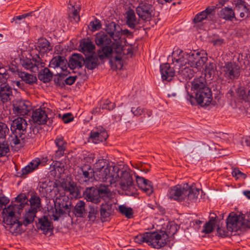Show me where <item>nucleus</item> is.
Returning <instances> with one entry per match:
<instances>
[{"label":"nucleus","mask_w":250,"mask_h":250,"mask_svg":"<svg viewBox=\"0 0 250 250\" xmlns=\"http://www.w3.org/2000/svg\"><path fill=\"white\" fill-rule=\"evenodd\" d=\"M37 48L41 55L49 52L52 49V46L50 42L45 39L42 38L39 40Z\"/></svg>","instance_id":"30"},{"label":"nucleus","mask_w":250,"mask_h":250,"mask_svg":"<svg viewBox=\"0 0 250 250\" xmlns=\"http://www.w3.org/2000/svg\"><path fill=\"white\" fill-rule=\"evenodd\" d=\"M179 228L177 225L174 223L168 224L167 226L166 231H165L167 233L168 238L173 236L177 232Z\"/></svg>","instance_id":"54"},{"label":"nucleus","mask_w":250,"mask_h":250,"mask_svg":"<svg viewBox=\"0 0 250 250\" xmlns=\"http://www.w3.org/2000/svg\"><path fill=\"white\" fill-rule=\"evenodd\" d=\"M218 15L220 18L226 21H232L233 19L237 20V18L235 16L234 9L229 7H225L221 9Z\"/></svg>","instance_id":"28"},{"label":"nucleus","mask_w":250,"mask_h":250,"mask_svg":"<svg viewBox=\"0 0 250 250\" xmlns=\"http://www.w3.org/2000/svg\"><path fill=\"white\" fill-rule=\"evenodd\" d=\"M23 133H21L18 137V135L13 133L11 134L8 138V142H9L12 147L18 145H21V141L24 139L22 137Z\"/></svg>","instance_id":"46"},{"label":"nucleus","mask_w":250,"mask_h":250,"mask_svg":"<svg viewBox=\"0 0 250 250\" xmlns=\"http://www.w3.org/2000/svg\"><path fill=\"white\" fill-rule=\"evenodd\" d=\"M61 187L65 191L69 192L72 197L77 198L80 194L76 184L73 181L62 182L61 183Z\"/></svg>","instance_id":"21"},{"label":"nucleus","mask_w":250,"mask_h":250,"mask_svg":"<svg viewBox=\"0 0 250 250\" xmlns=\"http://www.w3.org/2000/svg\"><path fill=\"white\" fill-rule=\"evenodd\" d=\"M138 238L142 239L143 241H146L149 245L155 249H159L165 246L167 243L168 236L165 231L146 232L143 236H140Z\"/></svg>","instance_id":"4"},{"label":"nucleus","mask_w":250,"mask_h":250,"mask_svg":"<svg viewBox=\"0 0 250 250\" xmlns=\"http://www.w3.org/2000/svg\"><path fill=\"white\" fill-rule=\"evenodd\" d=\"M32 61L33 62V67H35L37 68V70L34 73H37L39 71V69L44 67L45 63L40 58L39 55H36L32 58Z\"/></svg>","instance_id":"53"},{"label":"nucleus","mask_w":250,"mask_h":250,"mask_svg":"<svg viewBox=\"0 0 250 250\" xmlns=\"http://www.w3.org/2000/svg\"><path fill=\"white\" fill-rule=\"evenodd\" d=\"M88 208V218L89 220L95 222L99 214L98 207L96 206L89 205Z\"/></svg>","instance_id":"50"},{"label":"nucleus","mask_w":250,"mask_h":250,"mask_svg":"<svg viewBox=\"0 0 250 250\" xmlns=\"http://www.w3.org/2000/svg\"><path fill=\"white\" fill-rule=\"evenodd\" d=\"M154 8L153 5L146 1L139 4L136 8V11L140 18L144 21L149 20L153 15Z\"/></svg>","instance_id":"10"},{"label":"nucleus","mask_w":250,"mask_h":250,"mask_svg":"<svg viewBox=\"0 0 250 250\" xmlns=\"http://www.w3.org/2000/svg\"><path fill=\"white\" fill-rule=\"evenodd\" d=\"M184 90V88L181 84L176 85L169 90L167 96L169 98H174L177 96H180Z\"/></svg>","instance_id":"49"},{"label":"nucleus","mask_w":250,"mask_h":250,"mask_svg":"<svg viewBox=\"0 0 250 250\" xmlns=\"http://www.w3.org/2000/svg\"><path fill=\"white\" fill-rule=\"evenodd\" d=\"M97 189L94 187L87 188L83 192L84 198L87 201L95 204H99L101 200L99 196Z\"/></svg>","instance_id":"19"},{"label":"nucleus","mask_w":250,"mask_h":250,"mask_svg":"<svg viewBox=\"0 0 250 250\" xmlns=\"http://www.w3.org/2000/svg\"><path fill=\"white\" fill-rule=\"evenodd\" d=\"M68 64L67 60L63 57L57 56L50 61L49 67L53 68L60 67L62 71H67Z\"/></svg>","instance_id":"23"},{"label":"nucleus","mask_w":250,"mask_h":250,"mask_svg":"<svg viewBox=\"0 0 250 250\" xmlns=\"http://www.w3.org/2000/svg\"><path fill=\"white\" fill-rule=\"evenodd\" d=\"M27 124L25 119L22 118L18 117L13 120L11 124V130L12 131L15 130H19L24 132L25 131Z\"/></svg>","instance_id":"29"},{"label":"nucleus","mask_w":250,"mask_h":250,"mask_svg":"<svg viewBox=\"0 0 250 250\" xmlns=\"http://www.w3.org/2000/svg\"><path fill=\"white\" fill-rule=\"evenodd\" d=\"M76 179L82 184H87L95 179V170L89 165L81 167L78 169Z\"/></svg>","instance_id":"9"},{"label":"nucleus","mask_w":250,"mask_h":250,"mask_svg":"<svg viewBox=\"0 0 250 250\" xmlns=\"http://www.w3.org/2000/svg\"><path fill=\"white\" fill-rule=\"evenodd\" d=\"M136 183L138 187L148 195H150L153 191L151 182L139 176H136Z\"/></svg>","instance_id":"20"},{"label":"nucleus","mask_w":250,"mask_h":250,"mask_svg":"<svg viewBox=\"0 0 250 250\" xmlns=\"http://www.w3.org/2000/svg\"><path fill=\"white\" fill-rule=\"evenodd\" d=\"M52 182L49 181L40 182L38 185L39 191L42 197H45L48 193L51 192Z\"/></svg>","instance_id":"33"},{"label":"nucleus","mask_w":250,"mask_h":250,"mask_svg":"<svg viewBox=\"0 0 250 250\" xmlns=\"http://www.w3.org/2000/svg\"><path fill=\"white\" fill-rule=\"evenodd\" d=\"M187 59L188 58H187L186 54H185L182 51H180L177 58L174 56L173 62L176 63L175 64V67L180 68V66H182L183 67L186 65Z\"/></svg>","instance_id":"44"},{"label":"nucleus","mask_w":250,"mask_h":250,"mask_svg":"<svg viewBox=\"0 0 250 250\" xmlns=\"http://www.w3.org/2000/svg\"><path fill=\"white\" fill-rule=\"evenodd\" d=\"M207 60L208 58L207 57H201L200 55L199 58H198V60H197L194 63V65L193 67L196 68L197 69H201L204 64L207 62Z\"/></svg>","instance_id":"58"},{"label":"nucleus","mask_w":250,"mask_h":250,"mask_svg":"<svg viewBox=\"0 0 250 250\" xmlns=\"http://www.w3.org/2000/svg\"><path fill=\"white\" fill-rule=\"evenodd\" d=\"M119 210L122 214L125 215L127 218H130L132 217L133 210L131 208L121 205L119 207Z\"/></svg>","instance_id":"57"},{"label":"nucleus","mask_w":250,"mask_h":250,"mask_svg":"<svg viewBox=\"0 0 250 250\" xmlns=\"http://www.w3.org/2000/svg\"><path fill=\"white\" fill-rule=\"evenodd\" d=\"M18 76L21 78L22 81L26 83L32 84L36 83L37 81V77L35 75L29 74L26 72L17 71Z\"/></svg>","instance_id":"36"},{"label":"nucleus","mask_w":250,"mask_h":250,"mask_svg":"<svg viewBox=\"0 0 250 250\" xmlns=\"http://www.w3.org/2000/svg\"><path fill=\"white\" fill-rule=\"evenodd\" d=\"M20 63L24 68L26 69L30 70L32 72H34L37 70L36 67H33L32 59L31 60L28 58L21 59Z\"/></svg>","instance_id":"52"},{"label":"nucleus","mask_w":250,"mask_h":250,"mask_svg":"<svg viewBox=\"0 0 250 250\" xmlns=\"http://www.w3.org/2000/svg\"><path fill=\"white\" fill-rule=\"evenodd\" d=\"M47 115L45 111L41 108H38L33 111L32 114V119L34 123L38 125L44 124L47 121Z\"/></svg>","instance_id":"25"},{"label":"nucleus","mask_w":250,"mask_h":250,"mask_svg":"<svg viewBox=\"0 0 250 250\" xmlns=\"http://www.w3.org/2000/svg\"><path fill=\"white\" fill-rule=\"evenodd\" d=\"M131 111L134 116H139L144 112V109L140 106L131 107Z\"/></svg>","instance_id":"64"},{"label":"nucleus","mask_w":250,"mask_h":250,"mask_svg":"<svg viewBox=\"0 0 250 250\" xmlns=\"http://www.w3.org/2000/svg\"><path fill=\"white\" fill-rule=\"evenodd\" d=\"M97 190L100 199L103 198L104 200H106L112 196V193L108 188L104 185H101Z\"/></svg>","instance_id":"41"},{"label":"nucleus","mask_w":250,"mask_h":250,"mask_svg":"<svg viewBox=\"0 0 250 250\" xmlns=\"http://www.w3.org/2000/svg\"><path fill=\"white\" fill-rule=\"evenodd\" d=\"M208 17L206 15V13L202 11L198 14H197L195 18L193 19V21L194 22H201L203 20L206 19H208Z\"/></svg>","instance_id":"62"},{"label":"nucleus","mask_w":250,"mask_h":250,"mask_svg":"<svg viewBox=\"0 0 250 250\" xmlns=\"http://www.w3.org/2000/svg\"><path fill=\"white\" fill-rule=\"evenodd\" d=\"M84 64L88 69H94L98 65V57L95 55H88L84 59Z\"/></svg>","instance_id":"37"},{"label":"nucleus","mask_w":250,"mask_h":250,"mask_svg":"<svg viewBox=\"0 0 250 250\" xmlns=\"http://www.w3.org/2000/svg\"><path fill=\"white\" fill-rule=\"evenodd\" d=\"M104 159L99 160L95 164V180L107 182L110 185L115 183L119 178L118 167L105 166Z\"/></svg>","instance_id":"3"},{"label":"nucleus","mask_w":250,"mask_h":250,"mask_svg":"<svg viewBox=\"0 0 250 250\" xmlns=\"http://www.w3.org/2000/svg\"><path fill=\"white\" fill-rule=\"evenodd\" d=\"M9 132V130L7 125L5 123L0 122V138H5Z\"/></svg>","instance_id":"61"},{"label":"nucleus","mask_w":250,"mask_h":250,"mask_svg":"<svg viewBox=\"0 0 250 250\" xmlns=\"http://www.w3.org/2000/svg\"><path fill=\"white\" fill-rule=\"evenodd\" d=\"M72 213L77 218L84 217L87 213L85 203L82 200L79 201L72 209Z\"/></svg>","instance_id":"24"},{"label":"nucleus","mask_w":250,"mask_h":250,"mask_svg":"<svg viewBox=\"0 0 250 250\" xmlns=\"http://www.w3.org/2000/svg\"><path fill=\"white\" fill-rule=\"evenodd\" d=\"M55 142L58 147V149L56 151L55 157L59 158L63 155L67 144L62 137L57 138Z\"/></svg>","instance_id":"32"},{"label":"nucleus","mask_w":250,"mask_h":250,"mask_svg":"<svg viewBox=\"0 0 250 250\" xmlns=\"http://www.w3.org/2000/svg\"><path fill=\"white\" fill-rule=\"evenodd\" d=\"M212 214L213 215H214V216H211L209 221L205 224L204 227V229L202 230L203 232L205 233H210L212 231L214 227H215V224L216 221V215L214 213Z\"/></svg>","instance_id":"48"},{"label":"nucleus","mask_w":250,"mask_h":250,"mask_svg":"<svg viewBox=\"0 0 250 250\" xmlns=\"http://www.w3.org/2000/svg\"><path fill=\"white\" fill-rule=\"evenodd\" d=\"M40 164V161L39 159L32 161L27 166L22 168L20 176L23 177L28 174L32 172L35 169L37 168Z\"/></svg>","instance_id":"35"},{"label":"nucleus","mask_w":250,"mask_h":250,"mask_svg":"<svg viewBox=\"0 0 250 250\" xmlns=\"http://www.w3.org/2000/svg\"><path fill=\"white\" fill-rule=\"evenodd\" d=\"M28 202L26 195L21 193L16 198L15 202L1 212L4 227L12 234L17 235L23 232L22 224L20 222L19 218L21 211L25 205H28Z\"/></svg>","instance_id":"1"},{"label":"nucleus","mask_w":250,"mask_h":250,"mask_svg":"<svg viewBox=\"0 0 250 250\" xmlns=\"http://www.w3.org/2000/svg\"><path fill=\"white\" fill-rule=\"evenodd\" d=\"M113 52L112 48L109 46H104L101 50H99L98 51V57L100 60H103L105 58H108L110 57Z\"/></svg>","instance_id":"47"},{"label":"nucleus","mask_w":250,"mask_h":250,"mask_svg":"<svg viewBox=\"0 0 250 250\" xmlns=\"http://www.w3.org/2000/svg\"><path fill=\"white\" fill-rule=\"evenodd\" d=\"M69 72L67 71H62V72L58 73L54 78V82L57 85H61L63 83V79L66 77Z\"/></svg>","instance_id":"56"},{"label":"nucleus","mask_w":250,"mask_h":250,"mask_svg":"<svg viewBox=\"0 0 250 250\" xmlns=\"http://www.w3.org/2000/svg\"><path fill=\"white\" fill-rule=\"evenodd\" d=\"M13 112L18 116L26 115L32 109L31 103L28 101L16 100L13 104Z\"/></svg>","instance_id":"11"},{"label":"nucleus","mask_w":250,"mask_h":250,"mask_svg":"<svg viewBox=\"0 0 250 250\" xmlns=\"http://www.w3.org/2000/svg\"><path fill=\"white\" fill-rule=\"evenodd\" d=\"M84 63V59L81 54H74L69 59L68 65L70 69L82 67Z\"/></svg>","instance_id":"27"},{"label":"nucleus","mask_w":250,"mask_h":250,"mask_svg":"<svg viewBox=\"0 0 250 250\" xmlns=\"http://www.w3.org/2000/svg\"><path fill=\"white\" fill-rule=\"evenodd\" d=\"M52 73L47 67H45L42 69L38 75L39 80L42 81L43 83L49 82L52 79Z\"/></svg>","instance_id":"42"},{"label":"nucleus","mask_w":250,"mask_h":250,"mask_svg":"<svg viewBox=\"0 0 250 250\" xmlns=\"http://www.w3.org/2000/svg\"><path fill=\"white\" fill-rule=\"evenodd\" d=\"M192 90L198 92L201 90H203L205 87H207L206 85V80L204 77H200L194 79L191 83Z\"/></svg>","instance_id":"39"},{"label":"nucleus","mask_w":250,"mask_h":250,"mask_svg":"<svg viewBox=\"0 0 250 250\" xmlns=\"http://www.w3.org/2000/svg\"><path fill=\"white\" fill-rule=\"evenodd\" d=\"M71 210V203L69 201L68 196H64L61 198H57L55 202V208L52 209L51 216L54 220H58L59 217L63 214L69 215ZM50 213H51L49 211Z\"/></svg>","instance_id":"5"},{"label":"nucleus","mask_w":250,"mask_h":250,"mask_svg":"<svg viewBox=\"0 0 250 250\" xmlns=\"http://www.w3.org/2000/svg\"><path fill=\"white\" fill-rule=\"evenodd\" d=\"M108 136L105 129L102 126H99L91 131L88 141L95 144H98L100 142L105 141Z\"/></svg>","instance_id":"13"},{"label":"nucleus","mask_w":250,"mask_h":250,"mask_svg":"<svg viewBox=\"0 0 250 250\" xmlns=\"http://www.w3.org/2000/svg\"><path fill=\"white\" fill-rule=\"evenodd\" d=\"M235 15H238L240 18L246 19L250 15V9L247 7L245 2L238 1L234 8Z\"/></svg>","instance_id":"22"},{"label":"nucleus","mask_w":250,"mask_h":250,"mask_svg":"<svg viewBox=\"0 0 250 250\" xmlns=\"http://www.w3.org/2000/svg\"><path fill=\"white\" fill-rule=\"evenodd\" d=\"M160 72L163 81L169 82L174 77L175 71L168 63H165L160 65Z\"/></svg>","instance_id":"18"},{"label":"nucleus","mask_w":250,"mask_h":250,"mask_svg":"<svg viewBox=\"0 0 250 250\" xmlns=\"http://www.w3.org/2000/svg\"><path fill=\"white\" fill-rule=\"evenodd\" d=\"M200 189L194 184L177 185L168 190L167 196L170 199L188 203L196 202L198 200Z\"/></svg>","instance_id":"2"},{"label":"nucleus","mask_w":250,"mask_h":250,"mask_svg":"<svg viewBox=\"0 0 250 250\" xmlns=\"http://www.w3.org/2000/svg\"><path fill=\"white\" fill-rule=\"evenodd\" d=\"M102 25L100 21L96 19L93 21H91L89 25V29L92 31H95L100 29L101 28Z\"/></svg>","instance_id":"60"},{"label":"nucleus","mask_w":250,"mask_h":250,"mask_svg":"<svg viewBox=\"0 0 250 250\" xmlns=\"http://www.w3.org/2000/svg\"><path fill=\"white\" fill-rule=\"evenodd\" d=\"M119 185L126 195L133 196L136 193V188L132 176L128 171L124 170L121 172Z\"/></svg>","instance_id":"7"},{"label":"nucleus","mask_w":250,"mask_h":250,"mask_svg":"<svg viewBox=\"0 0 250 250\" xmlns=\"http://www.w3.org/2000/svg\"><path fill=\"white\" fill-rule=\"evenodd\" d=\"M200 55V53L199 52H196L195 51L190 52L189 53L186 54L187 58H188L187 61L188 64H189L191 67H193L194 63L196 62V61L198 60V58H199Z\"/></svg>","instance_id":"51"},{"label":"nucleus","mask_w":250,"mask_h":250,"mask_svg":"<svg viewBox=\"0 0 250 250\" xmlns=\"http://www.w3.org/2000/svg\"><path fill=\"white\" fill-rule=\"evenodd\" d=\"M195 99L197 103L202 106L209 105L212 100L210 89L206 87L203 90L196 92Z\"/></svg>","instance_id":"12"},{"label":"nucleus","mask_w":250,"mask_h":250,"mask_svg":"<svg viewBox=\"0 0 250 250\" xmlns=\"http://www.w3.org/2000/svg\"><path fill=\"white\" fill-rule=\"evenodd\" d=\"M114 208L113 205L106 203L102 204L100 207V218L102 222L108 221L110 220L111 216L113 214Z\"/></svg>","instance_id":"16"},{"label":"nucleus","mask_w":250,"mask_h":250,"mask_svg":"<svg viewBox=\"0 0 250 250\" xmlns=\"http://www.w3.org/2000/svg\"><path fill=\"white\" fill-rule=\"evenodd\" d=\"M37 228L45 235L49 236L53 234L54 227L47 216H43L38 219Z\"/></svg>","instance_id":"14"},{"label":"nucleus","mask_w":250,"mask_h":250,"mask_svg":"<svg viewBox=\"0 0 250 250\" xmlns=\"http://www.w3.org/2000/svg\"><path fill=\"white\" fill-rule=\"evenodd\" d=\"M95 41L98 46H108V45H110L112 42L111 38L103 32H100L96 34Z\"/></svg>","instance_id":"31"},{"label":"nucleus","mask_w":250,"mask_h":250,"mask_svg":"<svg viewBox=\"0 0 250 250\" xmlns=\"http://www.w3.org/2000/svg\"><path fill=\"white\" fill-rule=\"evenodd\" d=\"M81 50L86 56H88V54L93 55L94 50L95 49V45L92 42L89 41H84L80 44Z\"/></svg>","instance_id":"40"},{"label":"nucleus","mask_w":250,"mask_h":250,"mask_svg":"<svg viewBox=\"0 0 250 250\" xmlns=\"http://www.w3.org/2000/svg\"><path fill=\"white\" fill-rule=\"evenodd\" d=\"M30 202V208L38 211L41 207V200L36 193L31 194V197L28 200Z\"/></svg>","instance_id":"38"},{"label":"nucleus","mask_w":250,"mask_h":250,"mask_svg":"<svg viewBox=\"0 0 250 250\" xmlns=\"http://www.w3.org/2000/svg\"><path fill=\"white\" fill-rule=\"evenodd\" d=\"M126 24L129 27L132 29H136L139 24L140 19L136 16L133 10L128 9L125 14Z\"/></svg>","instance_id":"26"},{"label":"nucleus","mask_w":250,"mask_h":250,"mask_svg":"<svg viewBox=\"0 0 250 250\" xmlns=\"http://www.w3.org/2000/svg\"><path fill=\"white\" fill-rule=\"evenodd\" d=\"M12 88L6 83H0V99L3 103L11 100L13 97Z\"/></svg>","instance_id":"17"},{"label":"nucleus","mask_w":250,"mask_h":250,"mask_svg":"<svg viewBox=\"0 0 250 250\" xmlns=\"http://www.w3.org/2000/svg\"><path fill=\"white\" fill-rule=\"evenodd\" d=\"M178 73L186 80L190 79L194 76V71L188 67V66H180L178 68Z\"/></svg>","instance_id":"45"},{"label":"nucleus","mask_w":250,"mask_h":250,"mask_svg":"<svg viewBox=\"0 0 250 250\" xmlns=\"http://www.w3.org/2000/svg\"><path fill=\"white\" fill-rule=\"evenodd\" d=\"M10 151L7 143L3 142L0 143V158L5 156Z\"/></svg>","instance_id":"59"},{"label":"nucleus","mask_w":250,"mask_h":250,"mask_svg":"<svg viewBox=\"0 0 250 250\" xmlns=\"http://www.w3.org/2000/svg\"><path fill=\"white\" fill-rule=\"evenodd\" d=\"M250 228V213L248 215L246 222L243 217L231 213L229 216L227 220V229L230 232L236 231L243 226Z\"/></svg>","instance_id":"6"},{"label":"nucleus","mask_w":250,"mask_h":250,"mask_svg":"<svg viewBox=\"0 0 250 250\" xmlns=\"http://www.w3.org/2000/svg\"><path fill=\"white\" fill-rule=\"evenodd\" d=\"M216 67L215 63L213 62L208 63L205 67V73L206 75L210 78L215 74Z\"/></svg>","instance_id":"55"},{"label":"nucleus","mask_w":250,"mask_h":250,"mask_svg":"<svg viewBox=\"0 0 250 250\" xmlns=\"http://www.w3.org/2000/svg\"><path fill=\"white\" fill-rule=\"evenodd\" d=\"M222 72L226 79L233 81L238 79L241 74V68L235 62H228L222 68Z\"/></svg>","instance_id":"8"},{"label":"nucleus","mask_w":250,"mask_h":250,"mask_svg":"<svg viewBox=\"0 0 250 250\" xmlns=\"http://www.w3.org/2000/svg\"><path fill=\"white\" fill-rule=\"evenodd\" d=\"M105 31L111 39L115 41L119 40L122 36V29L121 26L114 22L106 24Z\"/></svg>","instance_id":"15"},{"label":"nucleus","mask_w":250,"mask_h":250,"mask_svg":"<svg viewBox=\"0 0 250 250\" xmlns=\"http://www.w3.org/2000/svg\"><path fill=\"white\" fill-rule=\"evenodd\" d=\"M237 93L240 98L245 101L248 100V93H246V91L243 88H238L237 89Z\"/></svg>","instance_id":"63"},{"label":"nucleus","mask_w":250,"mask_h":250,"mask_svg":"<svg viewBox=\"0 0 250 250\" xmlns=\"http://www.w3.org/2000/svg\"><path fill=\"white\" fill-rule=\"evenodd\" d=\"M70 2L72 12L69 14L68 18L71 21L78 22L80 20V17L79 14L80 10V5L79 3H76L75 4H73L72 1H70Z\"/></svg>","instance_id":"34"},{"label":"nucleus","mask_w":250,"mask_h":250,"mask_svg":"<svg viewBox=\"0 0 250 250\" xmlns=\"http://www.w3.org/2000/svg\"><path fill=\"white\" fill-rule=\"evenodd\" d=\"M37 212V211L30 208L24 215L23 222H20L25 226L32 223L36 217Z\"/></svg>","instance_id":"43"}]
</instances>
